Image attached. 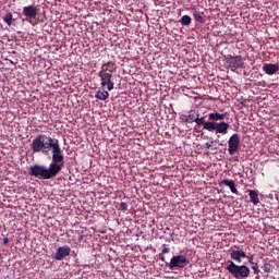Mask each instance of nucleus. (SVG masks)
Returning a JSON list of instances; mask_svg holds the SVG:
<instances>
[{
  "mask_svg": "<svg viewBox=\"0 0 279 279\" xmlns=\"http://www.w3.org/2000/svg\"><path fill=\"white\" fill-rule=\"evenodd\" d=\"M10 243V240L8 239V238H5L4 240H3V244L4 245H8Z\"/></svg>",
  "mask_w": 279,
  "mask_h": 279,
  "instance_id": "cd10ccee",
  "label": "nucleus"
},
{
  "mask_svg": "<svg viewBox=\"0 0 279 279\" xmlns=\"http://www.w3.org/2000/svg\"><path fill=\"white\" fill-rule=\"evenodd\" d=\"M248 196L252 204H255V206H258V204H260V199L258 198V191L250 190Z\"/></svg>",
  "mask_w": 279,
  "mask_h": 279,
  "instance_id": "4468645a",
  "label": "nucleus"
},
{
  "mask_svg": "<svg viewBox=\"0 0 279 279\" xmlns=\"http://www.w3.org/2000/svg\"><path fill=\"white\" fill-rule=\"evenodd\" d=\"M96 99H99L100 101H106V99H108L110 97V93H108L107 90H101L99 89L96 93Z\"/></svg>",
  "mask_w": 279,
  "mask_h": 279,
  "instance_id": "f3484780",
  "label": "nucleus"
},
{
  "mask_svg": "<svg viewBox=\"0 0 279 279\" xmlns=\"http://www.w3.org/2000/svg\"><path fill=\"white\" fill-rule=\"evenodd\" d=\"M38 12L40 9L36 4H31L23 8V16H25L27 23H32V21H36L38 16Z\"/></svg>",
  "mask_w": 279,
  "mask_h": 279,
  "instance_id": "0eeeda50",
  "label": "nucleus"
},
{
  "mask_svg": "<svg viewBox=\"0 0 279 279\" xmlns=\"http://www.w3.org/2000/svg\"><path fill=\"white\" fill-rule=\"evenodd\" d=\"M252 265V269L254 271V274H258V264L257 263H254V264H251Z\"/></svg>",
  "mask_w": 279,
  "mask_h": 279,
  "instance_id": "393cba45",
  "label": "nucleus"
},
{
  "mask_svg": "<svg viewBox=\"0 0 279 279\" xmlns=\"http://www.w3.org/2000/svg\"><path fill=\"white\" fill-rule=\"evenodd\" d=\"M116 71L117 63L114 61H108L101 65L98 76L100 77V86H102V88L107 87V90H114L112 75Z\"/></svg>",
  "mask_w": 279,
  "mask_h": 279,
  "instance_id": "7ed1b4c3",
  "label": "nucleus"
},
{
  "mask_svg": "<svg viewBox=\"0 0 279 279\" xmlns=\"http://www.w3.org/2000/svg\"><path fill=\"white\" fill-rule=\"evenodd\" d=\"M192 21H193V20H192L189 15H183V16L180 19L181 25H184V26L191 25Z\"/></svg>",
  "mask_w": 279,
  "mask_h": 279,
  "instance_id": "a211bd4d",
  "label": "nucleus"
},
{
  "mask_svg": "<svg viewBox=\"0 0 279 279\" xmlns=\"http://www.w3.org/2000/svg\"><path fill=\"white\" fill-rule=\"evenodd\" d=\"M215 145V141H211L210 143L205 144V149H213V146Z\"/></svg>",
  "mask_w": 279,
  "mask_h": 279,
  "instance_id": "b1692460",
  "label": "nucleus"
},
{
  "mask_svg": "<svg viewBox=\"0 0 279 279\" xmlns=\"http://www.w3.org/2000/svg\"><path fill=\"white\" fill-rule=\"evenodd\" d=\"M196 125H204V130L207 132H217V134H228V129L230 124L227 122H206V117L199 118V113H197V118L195 120Z\"/></svg>",
  "mask_w": 279,
  "mask_h": 279,
  "instance_id": "20e7f679",
  "label": "nucleus"
},
{
  "mask_svg": "<svg viewBox=\"0 0 279 279\" xmlns=\"http://www.w3.org/2000/svg\"><path fill=\"white\" fill-rule=\"evenodd\" d=\"M220 184H223V186H228L231 193H234L235 195L239 194V190H236V183H234V180L225 179L220 182Z\"/></svg>",
  "mask_w": 279,
  "mask_h": 279,
  "instance_id": "ddd939ff",
  "label": "nucleus"
},
{
  "mask_svg": "<svg viewBox=\"0 0 279 279\" xmlns=\"http://www.w3.org/2000/svg\"><path fill=\"white\" fill-rule=\"evenodd\" d=\"M226 269L235 279L250 278V267L246 265H236L234 262L228 260Z\"/></svg>",
  "mask_w": 279,
  "mask_h": 279,
  "instance_id": "39448f33",
  "label": "nucleus"
},
{
  "mask_svg": "<svg viewBox=\"0 0 279 279\" xmlns=\"http://www.w3.org/2000/svg\"><path fill=\"white\" fill-rule=\"evenodd\" d=\"M71 248L69 246H60L57 248V252L54 254L56 260H62L63 258H66V256H70Z\"/></svg>",
  "mask_w": 279,
  "mask_h": 279,
  "instance_id": "9b49d317",
  "label": "nucleus"
},
{
  "mask_svg": "<svg viewBox=\"0 0 279 279\" xmlns=\"http://www.w3.org/2000/svg\"><path fill=\"white\" fill-rule=\"evenodd\" d=\"M226 119V114L215 112V113H209V121L216 123L215 121H223Z\"/></svg>",
  "mask_w": 279,
  "mask_h": 279,
  "instance_id": "dca6fc26",
  "label": "nucleus"
},
{
  "mask_svg": "<svg viewBox=\"0 0 279 279\" xmlns=\"http://www.w3.org/2000/svg\"><path fill=\"white\" fill-rule=\"evenodd\" d=\"M64 167V159H52L49 168L40 165L31 167L29 175L33 178H40V180H51L58 177Z\"/></svg>",
  "mask_w": 279,
  "mask_h": 279,
  "instance_id": "f03ea898",
  "label": "nucleus"
},
{
  "mask_svg": "<svg viewBox=\"0 0 279 279\" xmlns=\"http://www.w3.org/2000/svg\"><path fill=\"white\" fill-rule=\"evenodd\" d=\"M3 21H4V23H7V25H12V21H14L13 20V16H12V13H8L4 17H3Z\"/></svg>",
  "mask_w": 279,
  "mask_h": 279,
  "instance_id": "412c9836",
  "label": "nucleus"
},
{
  "mask_svg": "<svg viewBox=\"0 0 279 279\" xmlns=\"http://www.w3.org/2000/svg\"><path fill=\"white\" fill-rule=\"evenodd\" d=\"M118 210H122V213H126V210H128V203L121 202Z\"/></svg>",
  "mask_w": 279,
  "mask_h": 279,
  "instance_id": "4be33fe9",
  "label": "nucleus"
},
{
  "mask_svg": "<svg viewBox=\"0 0 279 279\" xmlns=\"http://www.w3.org/2000/svg\"><path fill=\"white\" fill-rule=\"evenodd\" d=\"M197 118H195V112L191 111L187 116L186 123H195Z\"/></svg>",
  "mask_w": 279,
  "mask_h": 279,
  "instance_id": "aec40b11",
  "label": "nucleus"
},
{
  "mask_svg": "<svg viewBox=\"0 0 279 279\" xmlns=\"http://www.w3.org/2000/svg\"><path fill=\"white\" fill-rule=\"evenodd\" d=\"M193 17L196 21V23H199L201 25H204V23H206V20H204V12L194 10Z\"/></svg>",
  "mask_w": 279,
  "mask_h": 279,
  "instance_id": "2eb2a0df",
  "label": "nucleus"
},
{
  "mask_svg": "<svg viewBox=\"0 0 279 279\" xmlns=\"http://www.w3.org/2000/svg\"><path fill=\"white\" fill-rule=\"evenodd\" d=\"M162 250H161V254H169V252H171V248H169L167 246V244H162Z\"/></svg>",
  "mask_w": 279,
  "mask_h": 279,
  "instance_id": "5701e85b",
  "label": "nucleus"
},
{
  "mask_svg": "<svg viewBox=\"0 0 279 279\" xmlns=\"http://www.w3.org/2000/svg\"><path fill=\"white\" fill-rule=\"evenodd\" d=\"M262 269L265 271V274H271L274 271V265L265 263Z\"/></svg>",
  "mask_w": 279,
  "mask_h": 279,
  "instance_id": "6ab92c4d",
  "label": "nucleus"
},
{
  "mask_svg": "<svg viewBox=\"0 0 279 279\" xmlns=\"http://www.w3.org/2000/svg\"><path fill=\"white\" fill-rule=\"evenodd\" d=\"M186 265H189V258H186V256L175 255L170 259L168 267L173 271V269H184Z\"/></svg>",
  "mask_w": 279,
  "mask_h": 279,
  "instance_id": "423d86ee",
  "label": "nucleus"
},
{
  "mask_svg": "<svg viewBox=\"0 0 279 279\" xmlns=\"http://www.w3.org/2000/svg\"><path fill=\"white\" fill-rule=\"evenodd\" d=\"M263 71L266 73V75H276L279 71L278 64L274 63H265L263 65Z\"/></svg>",
  "mask_w": 279,
  "mask_h": 279,
  "instance_id": "f8f14e48",
  "label": "nucleus"
},
{
  "mask_svg": "<svg viewBox=\"0 0 279 279\" xmlns=\"http://www.w3.org/2000/svg\"><path fill=\"white\" fill-rule=\"evenodd\" d=\"M159 258H160V260H162V263L166 262V259H165V254L160 253V254H159Z\"/></svg>",
  "mask_w": 279,
  "mask_h": 279,
  "instance_id": "bb28decb",
  "label": "nucleus"
},
{
  "mask_svg": "<svg viewBox=\"0 0 279 279\" xmlns=\"http://www.w3.org/2000/svg\"><path fill=\"white\" fill-rule=\"evenodd\" d=\"M245 258H247L250 265H254V255H246Z\"/></svg>",
  "mask_w": 279,
  "mask_h": 279,
  "instance_id": "a878e982",
  "label": "nucleus"
},
{
  "mask_svg": "<svg viewBox=\"0 0 279 279\" xmlns=\"http://www.w3.org/2000/svg\"><path fill=\"white\" fill-rule=\"evenodd\" d=\"M227 62L232 71H236V69H243L245 66V62H243V57L241 56L234 57L229 54L227 58Z\"/></svg>",
  "mask_w": 279,
  "mask_h": 279,
  "instance_id": "9d476101",
  "label": "nucleus"
},
{
  "mask_svg": "<svg viewBox=\"0 0 279 279\" xmlns=\"http://www.w3.org/2000/svg\"><path fill=\"white\" fill-rule=\"evenodd\" d=\"M82 239H84V235H80L78 236V240L82 241Z\"/></svg>",
  "mask_w": 279,
  "mask_h": 279,
  "instance_id": "c85d7f7f",
  "label": "nucleus"
},
{
  "mask_svg": "<svg viewBox=\"0 0 279 279\" xmlns=\"http://www.w3.org/2000/svg\"><path fill=\"white\" fill-rule=\"evenodd\" d=\"M31 149L34 154H45V156L52 151V160H64V151L60 147V141L45 134H39L33 140Z\"/></svg>",
  "mask_w": 279,
  "mask_h": 279,
  "instance_id": "f257e3e1",
  "label": "nucleus"
},
{
  "mask_svg": "<svg viewBox=\"0 0 279 279\" xmlns=\"http://www.w3.org/2000/svg\"><path fill=\"white\" fill-rule=\"evenodd\" d=\"M230 258L232 263H242L243 258H247V254L239 245H233L230 250Z\"/></svg>",
  "mask_w": 279,
  "mask_h": 279,
  "instance_id": "1a4fd4ad",
  "label": "nucleus"
},
{
  "mask_svg": "<svg viewBox=\"0 0 279 279\" xmlns=\"http://www.w3.org/2000/svg\"><path fill=\"white\" fill-rule=\"evenodd\" d=\"M241 145V136L239 134L234 133L228 141V151L229 156H234L236 151H239V147Z\"/></svg>",
  "mask_w": 279,
  "mask_h": 279,
  "instance_id": "6e6552de",
  "label": "nucleus"
}]
</instances>
